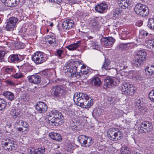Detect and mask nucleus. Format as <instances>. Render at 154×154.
<instances>
[{"label":"nucleus","mask_w":154,"mask_h":154,"mask_svg":"<svg viewBox=\"0 0 154 154\" xmlns=\"http://www.w3.org/2000/svg\"><path fill=\"white\" fill-rule=\"evenodd\" d=\"M7 102L4 99L0 98V110L4 109L7 105Z\"/></svg>","instance_id":"32"},{"label":"nucleus","mask_w":154,"mask_h":154,"mask_svg":"<svg viewBox=\"0 0 154 154\" xmlns=\"http://www.w3.org/2000/svg\"><path fill=\"white\" fill-rule=\"evenodd\" d=\"M74 26L73 21L71 19H68L64 21L62 24V27L64 30H69Z\"/></svg>","instance_id":"16"},{"label":"nucleus","mask_w":154,"mask_h":154,"mask_svg":"<svg viewBox=\"0 0 154 154\" xmlns=\"http://www.w3.org/2000/svg\"><path fill=\"white\" fill-rule=\"evenodd\" d=\"M127 48V44H120L117 47V48L120 50H126Z\"/></svg>","instance_id":"42"},{"label":"nucleus","mask_w":154,"mask_h":154,"mask_svg":"<svg viewBox=\"0 0 154 154\" xmlns=\"http://www.w3.org/2000/svg\"><path fill=\"white\" fill-rule=\"evenodd\" d=\"M110 64V60L108 59H105L104 64L103 65L102 68H104L106 70H108L109 69L108 66Z\"/></svg>","instance_id":"37"},{"label":"nucleus","mask_w":154,"mask_h":154,"mask_svg":"<svg viewBox=\"0 0 154 154\" xmlns=\"http://www.w3.org/2000/svg\"><path fill=\"white\" fill-rule=\"evenodd\" d=\"M108 70H109V72L111 74L112 77L116 79L119 82L122 81V76L120 73H117V70L116 69L110 68Z\"/></svg>","instance_id":"14"},{"label":"nucleus","mask_w":154,"mask_h":154,"mask_svg":"<svg viewBox=\"0 0 154 154\" xmlns=\"http://www.w3.org/2000/svg\"><path fill=\"white\" fill-rule=\"evenodd\" d=\"M143 100L142 99H139L136 100L135 102V106L137 109L142 107L143 105Z\"/></svg>","instance_id":"36"},{"label":"nucleus","mask_w":154,"mask_h":154,"mask_svg":"<svg viewBox=\"0 0 154 154\" xmlns=\"http://www.w3.org/2000/svg\"><path fill=\"white\" fill-rule=\"evenodd\" d=\"M23 75L20 73H16L14 75V78L18 79L20 78L23 76Z\"/></svg>","instance_id":"54"},{"label":"nucleus","mask_w":154,"mask_h":154,"mask_svg":"<svg viewBox=\"0 0 154 154\" xmlns=\"http://www.w3.org/2000/svg\"><path fill=\"white\" fill-rule=\"evenodd\" d=\"M116 131V128H114L109 129L107 132V137L111 140Z\"/></svg>","instance_id":"26"},{"label":"nucleus","mask_w":154,"mask_h":154,"mask_svg":"<svg viewBox=\"0 0 154 154\" xmlns=\"http://www.w3.org/2000/svg\"><path fill=\"white\" fill-rule=\"evenodd\" d=\"M86 67V66H85V65H83L82 67H81V69H82V70H84L83 69H85Z\"/></svg>","instance_id":"64"},{"label":"nucleus","mask_w":154,"mask_h":154,"mask_svg":"<svg viewBox=\"0 0 154 154\" xmlns=\"http://www.w3.org/2000/svg\"><path fill=\"white\" fill-rule=\"evenodd\" d=\"M134 11L136 14L142 17H146L149 14L148 8L141 4L136 5L134 7Z\"/></svg>","instance_id":"5"},{"label":"nucleus","mask_w":154,"mask_h":154,"mask_svg":"<svg viewBox=\"0 0 154 154\" xmlns=\"http://www.w3.org/2000/svg\"><path fill=\"white\" fill-rule=\"evenodd\" d=\"M53 94L56 97L64 96L67 93L68 89L64 86L58 85L54 86L52 88Z\"/></svg>","instance_id":"6"},{"label":"nucleus","mask_w":154,"mask_h":154,"mask_svg":"<svg viewBox=\"0 0 154 154\" xmlns=\"http://www.w3.org/2000/svg\"><path fill=\"white\" fill-rule=\"evenodd\" d=\"M123 136V134L122 132L120 131H118L116 132L112 139H111V140L114 141L119 140L122 138Z\"/></svg>","instance_id":"21"},{"label":"nucleus","mask_w":154,"mask_h":154,"mask_svg":"<svg viewBox=\"0 0 154 154\" xmlns=\"http://www.w3.org/2000/svg\"><path fill=\"white\" fill-rule=\"evenodd\" d=\"M146 52L140 51L136 57V59L134 62L135 66L138 67L143 63L144 60L145 59Z\"/></svg>","instance_id":"11"},{"label":"nucleus","mask_w":154,"mask_h":154,"mask_svg":"<svg viewBox=\"0 0 154 154\" xmlns=\"http://www.w3.org/2000/svg\"><path fill=\"white\" fill-rule=\"evenodd\" d=\"M49 136L51 139L57 141H60L62 138L60 134L58 133L51 132L49 134Z\"/></svg>","instance_id":"19"},{"label":"nucleus","mask_w":154,"mask_h":154,"mask_svg":"<svg viewBox=\"0 0 154 154\" xmlns=\"http://www.w3.org/2000/svg\"><path fill=\"white\" fill-rule=\"evenodd\" d=\"M27 78L30 82L35 84H38L41 81L42 76L41 75L35 74L32 75L28 76Z\"/></svg>","instance_id":"12"},{"label":"nucleus","mask_w":154,"mask_h":154,"mask_svg":"<svg viewBox=\"0 0 154 154\" xmlns=\"http://www.w3.org/2000/svg\"><path fill=\"white\" fill-rule=\"evenodd\" d=\"M149 97L151 100L154 101V90H152L149 93Z\"/></svg>","instance_id":"46"},{"label":"nucleus","mask_w":154,"mask_h":154,"mask_svg":"<svg viewBox=\"0 0 154 154\" xmlns=\"http://www.w3.org/2000/svg\"><path fill=\"white\" fill-rule=\"evenodd\" d=\"M104 81L105 83L103 87L104 88H106L112 85L114 81L112 78H108L105 79Z\"/></svg>","instance_id":"25"},{"label":"nucleus","mask_w":154,"mask_h":154,"mask_svg":"<svg viewBox=\"0 0 154 154\" xmlns=\"http://www.w3.org/2000/svg\"><path fill=\"white\" fill-rule=\"evenodd\" d=\"M56 51L57 55L59 57H61L63 51L61 49H58Z\"/></svg>","instance_id":"51"},{"label":"nucleus","mask_w":154,"mask_h":154,"mask_svg":"<svg viewBox=\"0 0 154 154\" xmlns=\"http://www.w3.org/2000/svg\"><path fill=\"white\" fill-rule=\"evenodd\" d=\"M35 149L33 147H30L28 149V152L29 154H33Z\"/></svg>","instance_id":"53"},{"label":"nucleus","mask_w":154,"mask_h":154,"mask_svg":"<svg viewBox=\"0 0 154 154\" xmlns=\"http://www.w3.org/2000/svg\"><path fill=\"white\" fill-rule=\"evenodd\" d=\"M134 77L137 80H141V77L138 74L134 76Z\"/></svg>","instance_id":"61"},{"label":"nucleus","mask_w":154,"mask_h":154,"mask_svg":"<svg viewBox=\"0 0 154 154\" xmlns=\"http://www.w3.org/2000/svg\"><path fill=\"white\" fill-rule=\"evenodd\" d=\"M148 33L146 31L141 30L140 31L139 37L141 38H143L146 36Z\"/></svg>","instance_id":"44"},{"label":"nucleus","mask_w":154,"mask_h":154,"mask_svg":"<svg viewBox=\"0 0 154 154\" xmlns=\"http://www.w3.org/2000/svg\"><path fill=\"white\" fill-rule=\"evenodd\" d=\"M45 152L44 148H39L38 149H35L33 154H44Z\"/></svg>","instance_id":"39"},{"label":"nucleus","mask_w":154,"mask_h":154,"mask_svg":"<svg viewBox=\"0 0 154 154\" xmlns=\"http://www.w3.org/2000/svg\"><path fill=\"white\" fill-rule=\"evenodd\" d=\"M11 115L13 116L14 119H15L17 117L19 118L20 116V112L19 110L15 109H12L11 111Z\"/></svg>","instance_id":"27"},{"label":"nucleus","mask_w":154,"mask_h":154,"mask_svg":"<svg viewBox=\"0 0 154 154\" xmlns=\"http://www.w3.org/2000/svg\"><path fill=\"white\" fill-rule=\"evenodd\" d=\"M107 9V5L104 3L98 4L95 7L96 11L101 14L105 12Z\"/></svg>","instance_id":"15"},{"label":"nucleus","mask_w":154,"mask_h":154,"mask_svg":"<svg viewBox=\"0 0 154 154\" xmlns=\"http://www.w3.org/2000/svg\"><path fill=\"white\" fill-rule=\"evenodd\" d=\"M81 44V41H79L76 43L71 44L67 46L66 48L69 50L73 51L75 50L76 48L79 47Z\"/></svg>","instance_id":"23"},{"label":"nucleus","mask_w":154,"mask_h":154,"mask_svg":"<svg viewBox=\"0 0 154 154\" xmlns=\"http://www.w3.org/2000/svg\"><path fill=\"white\" fill-rule=\"evenodd\" d=\"M6 82L10 85H14V83L11 80H7L6 81Z\"/></svg>","instance_id":"60"},{"label":"nucleus","mask_w":154,"mask_h":154,"mask_svg":"<svg viewBox=\"0 0 154 154\" xmlns=\"http://www.w3.org/2000/svg\"><path fill=\"white\" fill-rule=\"evenodd\" d=\"M35 108L39 113H44L47 109L48 107L46 104L44 102L39 101L35 104Z\"/></svg>","instance_id":"13"},{"label":"nucleus","mask_w":154,"mask_h":154,"mask_svg":"<svg viewBox=\"0 0 154 154\" xmlns=\"http://www.w3.org/2000/svg\"><path fill=\"white\" fill-rule=\"evenodd\" d=\"M153 126L152 122L145 121L142 122L138 129L140 133H148L153 130Z\"/></svg>","instance_id":"7"},{"label":"nucleus","mask_w":154,"mask_h":154,"mask_svg":"<svg viewBox=\"0 0 154 154\" xmlns=\"http://www.w3.org/2000/svg\"><path fill=\"white\" fill-rule=\"evenodd\" d=\"M5 5L9 7H15L18 4L20 0H1Z\"/></svg>","instance_id":"18"},{"label":"nucleus","mask_w":154,"mask_h":154,"mask_svg":"<svg viewBox=\"0 0 154 154\" xmlns=\"http://www.w3.org/2000/svg\"><path fill=\"white\" fill-rule=\"evenodd\" d=\"M20 59L18 56L17 54L12 55L11 57V62L16 63L19 61Z\"/></svg>","instance_id":"40"},{"label":"nucleus","mask_w":154,"mask_h":154,"mask_svg":"<svg viewBox=\"0 0 154 154\" xmlns=\"http://www.w3.org/2000/svg\"><path fill=\"white\" fill-rule=\"evenodd\" d=\"M78 141L80 143L82 146L85 147H89L93 143L91 137H88L83 135H80L79 136Z\"/></svg>","instance_id":"8"},{"label":"nucleus","mask_w":154,"mask_h":154,"mask_svg":"<svg viewBox=\"0 0 154 154\" xmlns=\"http://www.w3.org/2000/svg\"><path fill=\"white\" fill-rule=\"evenodd\" d=\"M89 98L88 96L86 94L76 93L74 95L73 100L77 105L81 107L85 98L88 99Z\"/></svg>","instance_id":"9"},{"label":"nucleus","mask_w":154,"mask_h":154,"mask_svg":"<svg viewBox=\"0 0 154 154\" xmlns=\"http://www.w3.org/2000/svg\"><path fill=\"white\" fill-rule=\"evenodd\" d=\"M107 100L109 101L110 103L112 104H115V99L113 98H112L110 97H107L106 98Z\"/></svg>","instance_id":"47"},{"label":"nucleus","mask_w":154,"mask_h":154,"mask_svg":"<svg viewBox=\"0 0 154 154\" xmlns=\"http://www.w3.org/2000/svg\"><path fill=\"white\" fill-rule=\"evenodd\" d=\"M13 71V69L11 68H6L5 69V71L8 73H10Z\"/></svg>","instance_id":"59"},{"label":"nucleus","mask_w":154,"mask_h":154,"mask_svg":"<svg viewBox=\"0 0 154 154\" xmlns=\"http://www.w3.org/2000/svg\"><path fill=\"white\" fill-rule=\"evenodd\" d=\"M32 60L37 64H41L48 59L46 55L40 51L36 52L32 55Z\"/></svg>","instance_id":"4"},{"label":"nucleus","mask_w":154,"mask_h":154,"mask_svg":"<svg viewBox=\"0 0 154 154\" xmlns=\"http://www.w3.org/2000/svg\"><path fill=\"white\" fill-rule=\"evenodd\" d=\"M146 44L149 48L154 47V40H149L147 41Z\"/></svg>","instance_id":"43"},{"label":"nucleus","mask_w":154,"mask_h":154,"mask_svg":"<svg viewBox=\"0 0 154 154\" xmlns=\"http://www.w3.org/2000/svg\"><path fill=\"white\" fill-rule=\"evenodd\" d=\"M1 143L5 149L8 151L15 150L17 146L13 138L5 137L2 139Z\"/></svg>","instance_id":"2"},{"label":"nucleus","mask_w":154,"mask_h":154,"mask_svg":"<svg viewBox=\"0 0 154 154\" xmlns=\"http://www.w3.org/2000/svg\"><path fill=\"white\" fill-rule=\"evenodd\" d=\"M118 3L119 7L124 9H126L130 5L128 0H118Z\"/></svg>","instance_id":"20"},{"label":"nucleus","mask_w":154,"mask_h":154,"mask_svg":"<svg viewBox=\"0 0 154 154\" xmlns=\"http://www.w3.org/2000/svg\"><path fill=\"white\" fill-rule=\"evenodd\" d=\"M92 83L97 86H99L101 85V82L100 79L98 77H94L92 81Z\"/></svg>","instance_id":"30"},{"label":"nucleus","mask_w":154,"mask_h":154,"mask_svg":"<svg viewBox=\"0 0 154 154\" xmlns=\"http://www.w3.org/2000/svg\"><path fill=\"white\" fill-rule=\"evenodd\" d=\"M18 19L15 17L9 18L7 20L6 23L5 28L6 30L8 31H12L16 26V23Z\"/></svg>","instance_id":"10"},{"label":"nucleus","mask_w":154,"mask_h":154,"mask_svg":"<svg viewBox=\"0 0 154 154\" xmlns=\"http://www.w3.org/2000/svg\"><path fill=\"white\" fill-rule=\"evenodd\" d=\"M64 117L62 114L57 110L51 112L48 117L49 123L53 126H58L64 122Z\"/></svg>","instance_id":"1"},{"label":"nucleus","mask_w":154,"mask_h":154,"mask_svg":"<svg viewBox=\"0 0 154 154\" xmlns=\"http://www.w3.org/2000/svg\"><path fill=\"white\" fill-rule=\"evenodd\" d=\"M91 27L93 29L97 30L99 29L100 26L97 21L93 20L92 23Z\"/></svg>","instance_id":"34"},{"label":"nucleus","mask_w":154,"mask_h":154,"mask_svg":"<svg viewBox=\"0 0 154 154\" xmlns=\"http://www.w3.org/2000/svg\"><path fill=\"white\" fill-rule=\"evenodd\" d=\"M20 121H16L15 123H14V126H15V127L18 126L19 125H20Z\"/></svg>","instance_id":"62"},{"label":"nucleus","mask_w":154,"mask_h":154,"mask_svg":"<svg viewBox=\"0 0 154 154\" xmlns=\"http://www.w3.org/2000/svg\"><path fill=\"white\" fill-rule=\"evenodd\" d=\"M137 109L139 110V111L142 113L145 112L147 111L146 108L145 107L143 106V105L142 106V107L138 108Z\"/></svg>","instance_id":"48"},{"label":"nucleus","mask_w":154,"mask_h":154,"mask_svg":"<svg viewBox=\"0 0 154 154\" xmlns=\"http://www.w3.org/2000/svg\"><path fill=\"white\" fill-rule=\"evenodd\" d=\"M3 95L8 100L12 101L14 98V94L8 91H5L3 93Z\"/></svg>","instance_id":"24"},{"label":"nucleus","mask_w":154,"mask_h":154,"mask_svg":"<svg viewBox=\"0 0 154 154\" xmlns=\"http://www.w3.org/2000/svg\"><path fill=\"white\" fill-rule=\"evenodd\" d=\"M129 85L131 86V84L128 82H124L122 85L121 90L123 94H125V92L126 91V90L128 89Z\"/></svg>","instance_id":"28"},{"label":"nucleus","mask_w":154,"mask_h":154,"mask_svg":"<svg viewBox=\"0 0 154 154\" xmlns=\"http://www.w3.org/2000/svg\"><path fill=\"white\" fill-rule=\"evenodd\" d=\"M46 41L50 44H52L56 42L55 37L53 36L48 35L46 38Z\"/></svg>","instance_id":"31"},{"label":"nucleus","mask_w":154,"mask_h":154,"mask_svg":"<svg viewBox=\"0 0 154 154\" xmlns=\"http://www.w3.org/2000/svg\"><path fill=\"white\" fill-rule=\"evenodd\" d=\"M89 71L88 70H87L86 71L85 70H81V72H79V73H80L82 75H81V77H82L83 75V74L84 75H86L88 73Z\"/></svg>","instance_id":"55"},{"label":"nucleus","mask_w":154,"mask_h":154,"mask_svg":"<svg viewBox=\"0 0 154 154\" xmlns=\"http://www.w3.org/2000/svg\"><path fill=\"white\" fill-rule=\"evenodd\" d=\"M121 11L122 10H121L119 8H117L115 9L114 13L115 15L117 14V15H119L121 14Z\"/></svg>","instance_id":"52"},{"label":"nucleus","mask_w":154,"mask_h":154,"mask_svg":"<svg viewBox=\"0 0 154 154\" xmlns=\"http://www.w3.org/2000/svg\"><path fill=\"white\" fill-rule=\"evenodd\" d=\"M102 113V109L100 108L95 109L93 112V114L98 117L100 116Z\"/></svg>","instance_id":"41"},{"label":"nucleus","mask_w":154,"mask_h":154,"mask_svg":"<svg viewBox=\"0 0 154 154\" xmlns=\"http://www.w3.org/2000/svg\"><path fill=\"white\" fill-rule=\"evenodd\" d=\"M61 1L62 0H50V2L57 4H59Z\"/></svg>","instance_id":"57"},{"label":"nucleus","mask_w":154,"mask_h":154,"mask_svg":"<svg viewBox=\"0 0 154 154\" xmlns=\"http://www.w3.org/2000/svg\"><path fill=\"white\" fill-rule=\"evenodd\" d=\"M67 1L69 4L72 5L75 4L76 2V0H67Z\"/></svg>","instance_id":"58"},{"label":"nucleus","mask_w":154,"mask_h":154,"mask_svg":"<svg viewBox=\"0 0 154 154\" xmlns=\"http://www.w3.org/2000/svg\"><path fill=\"white\" fill-rule=\"evenodd\" d=\"M73 63H74L71 62L64 66L63 69L65 70V72H67L72 77H75L76 78L81 77L82 75L79 73V72H76L77 67Z\"/></svg>","instance_id":"3"},{"label":"nucleus","mask_w":154,"mask_h":154,"mask_svg":"<svg viewBox=\"0 0 154 154\" xmlns=\"http://www.w3.org/2000/svg\"><path fill=\"white\" fill-rule=\"evenodd\" d=\"M145 70L147 74V72L149 73V75H152L154 73V66H151L149 67H146L145 69Z\"/></svg>","instance_id":"33"},{"label":"nucleus","mask_w":154,"mask_h":154,"mask_svg":"<svg viewBox=\"0 0 154 154\" xmlns=\"http://www.w3.org/2000/svg\"><path fill=\"white\" fill-rule=\"evenodd\" d=\"M121 151L122 154H128L130 152L129 148L126 146L122 147Z\"/></svg>","instance_id":"38"},{"label":"nucleus","mask_w":154,"mask_h":154,"mask_svg":"<svg viewBox=\"0 0 154 154\" xmlns=\"http://www.w3.org/2000/svg\"><path fill=\"white\" fill-rule=\"evenodd\" d=\"M102 44L105 46H110L115 42V39L112 37H108L103 38Z\"/></svg>","instance_id":"17"},{"label":"nucleus","mask_w":154,"mask_h":154,"mask_svg":"<svg viewBox=\"0 0 154 154\" xmlns=\"http://www.w3.org/2000/svg\"><path fill=\"white\" fill-rule=\"evenodd\" d=\"M6 54L4 51H0V62L2 61Z\"/></svg>","instance_id":"49"},{"label":"nucleus","mask_w":154,"mask_h":154,"mask_svg":"<svg viewBox=\"0 0 154 154\" xmlns=\"http://www.w3.org/2000/svg\"><path fill=\"white\" fill-rule=\"evenodd\" d=\"M148 27L151 29H154V18L149 19L147 24Z\"/></svg>","instance_id":"35"},{"label":"nucleus","mask_w":154,"mask_h":154,"mask_svg":"<svg viewBox=\"0 0 154 154\" xmlns=\"http://www.w3.org/2000/svg\"><path fill=\"white\" fill-rule=\"evenodd\" d=\"M89 100V98L85 99L81 107L83 108H89L92 106L93 105V100L91 99L90 100Z\"/></svg>","instance_id":"22"},{"label":"nucleus","mask_w":154,"mask_h":154,"mask_svg":"<svg viewBox=\"0 0 154 154\" xmlns=\"http://www.w3.org/2000/svg\"><path fill=\"white\" fill-rule=\"evenodd\" d=\"M21 125L23 126V127L26 128V129L25 130L26 131H29V125L25 121H23L21 120Z\"/></svg>","instance_id":"45"},{"label":"nucleus","mask_w":154,"mask_h":154,"mask_svg":"<svg viewBox=\"0 0 154 154\" xmlns=\"http://www.w3.org/2000/svg\"><path fill=\"white\" fill-rule=\"evenodd\" d=\"M91 45L92 47L94 49H95L97 48H98L99 47V45H98L97 43L95 42H93L92 43Z\"/></svg>","instance_id":"50"},{"label":"nucleus","mask_w":154,"mask_h":154,"mask_svg":"<svg viewBox=\"0 0 154 154\" xmlns=\"http://www.w3.org/2000/svg\"><path fill=\"white\" fill-rule=\"evenodd\" d=\"M17 130H18L19 131H21L23 130V128H17Z\"/></svg>","instance_id":"63"},{"label":"nucleus","mask_w":154,"mask_h":154,"mask_svg":"<svg viewBox=\"0 0 154 154\" xmlns=\"http://www.w3.org/2000/svg\"><path fill=\"white\" fill-rule=\"evenodd\" d=\"M67 150L69 151H70L72 148V144L71 143H67Z\"/></svg>","instance_id":"56"},{"label":"nucleus","mask_w":154,"mask_h":154,"mask_svg":"<svg viewBox=\"0 0 154 154\" xmlns=\"http://www.w3.org/2000/svg\"><path fill=\"white\" fill-rule=\"evenodd\" d=\"M126 91L125 92V95H131L135 91L134 88L133 87L132 85L131 84V86L129 85L128 87V89H127Z\"/></svg>","instance_id":"29"}]
</instances>
